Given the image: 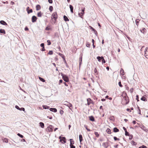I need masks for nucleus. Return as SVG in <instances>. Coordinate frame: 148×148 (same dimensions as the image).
<instances>
[{
    "mask_svg": "<svg viewBox=\"0 0 148 148\" xmlns=\"http://www.w3.org/2000/svg\"><path fill=\"white\" fill-rule=\"evenodd\" d=\"M61 75L62 76V78L66 82H69V79L68 77L66 75H64L63 73H61Z\"/></svg>",
    "mask_w": 148,
    "mask_h": 148,
    "instance_id": "f257e3e1",
    "label": "nucleus"
},
{
    "mask_svg": "<svg viewBox=\"0 0 148 148\" xmlns=\"http://www.w3.org/2000/svg\"><path fill=\"white\" fill-rule=\"evenodd\" d=\"M64 105H65L69 107V108H70V109L71 110V108L72 107V105L71 103H70L69 102L67 101H65L64 102Z\"/></svg>",
    "mask_w": 148,
    "mask_h": 148,
    "instance_id": "f03ea898",
    "label": "nucleus"
},
{
    "mask_svg": "<svg viewBox=\"0 0 148 148\" xmlns=\"http://www.w3.org/2000/svg\"><path fill=\"white\" fill-rule=\"evenodd\" d=\"M53 126L52 125H50L48 127L46 130L49 132H52L53 131Z\"/></svg>",
    "mask_w": 148,
    "mask_h": 148,
    "instance_id": "7ed1b4c3",
    "label": "nucleus"
},
{
    "mask_svg": "<svg viewBox=\"0 0 148 148\" xmlns=\"http://www.w3.org/2000/svg\"><path fill=\"white\" fill-rule=\"evenodd\" d=\"M52 16L53 18L55 21L56 20L57 18V13L56 12H54L53 13L52 15Z\"/></svg>",
    "mask_w": 148,
    "mask_h": 148,
    "instance_id": "20e7f679",
    "label": "nucleus"
},
{
    "mask_svg": "<svg viewBox=\"0 0 148 148\" xmlns=\"http://www.w3.org/2000/svg\"><path fill=\"white\" fill-rule=\"evenodd\" d=\"M144 55L145 57L148 58V47H146L145 49Z\"/></svg>",
    "mask_w": 148,
    "mask_h": 148,
    "instance_id": "39448f33",
    "label": "nucleus"
},
{
    "mask_svg": "<svg viewBox=\"0 0 148 148\" xmlns=\"http://www.w3.org/2000/svg\"><path fill=\"white\" fill-rule=\"evenodd\" d=\"M143 130L145 132H147L148 131L147 129L146 128V127L143 125H140V126Z\"/></svg>",
    "mask_w": 148,
    "mask_h": 148,
    "instance_id": "423d86ee",
    "label": "nucleus"
},
{
    "mask_svg": "<svg viewBox=\"0 0 148 148\" xmlns=\"http://www.w3.org/2000/svg\"><path fill=\"white\" fill-rule=\"evenodd\" d=\"M15 108L16 109H17V110H20V111H25V108H20L17 105H16L15 106Z\"/></svg>",
    "mask_w": 148,
    "mask_h": 148,
    "instance_id": "0eeeda50",
    "label": "nucleus"
},
{
    "mask_svg": "<svg viewBox=\"0 0 148 148\" xmlns=\"http://www.w3.org/2000/svg\"><path fill=\"white\" fill-rule=\"evenodd\" d=\"M37 18L35 16H33L32 18V22L34 23L36 21Z\"/></svg>",
    "mask_w": 148,
    "mask_h": 148,
    "instance_id": "6e6552de",
    "label": "nucleus"
},
{
    "mask_svg": "<svg viewBox=\"0 0 148 148\" xmlns=\"http://www.w3.org/2000/svg\"><path fill=\"white\" fill-rule=\"evenodd\" d=\"M87 105L89 106L90 103H92V101L91 100L90 98H88L87 99Z\"/></svg>",
    "mask_w": 148,
    "mask_h": 148,
    "instance_id": "1a4fd4ad",
    "label": "nucleus"
},
{
    "mask_svg": "<svg viewBox=\"0 0 148 148\" xmlns=\"http://www.w3.org/2000/svg\"><path fill=\"white\" fill-rule=\"evenodd\" d=\"M49 110L53 112H57V110L56 108H50Z\"/></svg>",
    "mask_w": 148,
    "mask_h": 148,
    "instance_id": "9d476101",
    "label": "nucleus"
},
{
    "mask_svg": "<svg viewBox=\"0 0 148 148\" xmlns=\"http://www.w3.org/2000/svg\"><path fill=\"white\" fill-rule=\"evenodd\" d=\"M85 11V8H84L83 9H82V12L81 13V14H82V16L84 14V12ZM78 15L79 16L81 17V14L80 13H79L78 14Z\"/></svg>",
    "mask_w": 148,
    "mask_h": 148,
    "instance_id": "9b49d317",
    "label": "nucleus"
},
{
    "mask_svg": "<svg viewBox=\"0 0 148 148\" xmlns=\"http://www.w3.org/2000/svg\"><path fill=\"white\" fill-rule=\"evenodd\" d=\"M69 8L70 9L71 12L72 13H73V8L72 5H69Z\"/></svg>",
    "mask_w": 148,
    "mask_h": 148,
    "instance_id": "f8f14e48",
    "label": "nucleus"
},
{
    "mask_svg": "<svg viewBox=\"0 0 148 148\" xmlns=\"http://www.w3.org/2000/svg\"><path fill=\"white\" fill-rule=\"evenodd\" d=\"M62 141H63L64 143H65L66 142V138L65 137H62V138L60 140V141L61 142Z\"/></svg>",
    "mask_w": 148,
    "mask_h": 148,
    "instance_id": "ddd939ff",
    "label": "nucleus"
},
{
    "mask_svg": "<svg viewBox=\"0 0 148 148\" xmlns=\"http://www.w3.org/2000/svg\"><path fill=\"white\" fill-rule=\"evenodd\" d=\"M0 23L2 25H7V24L6 23V22L3 20H1V21H0Z\"/></svg>",
    "mask_w": 148,
    "mask_h": 148,
    "instance_id": "4468645a",
    "label": "nucleus"
},
{
    "mask_svg": "<svg viewBox=\"0 0 148 148\" xmlns=\"http://www.w3.org/2000/svg\"><path fill=\"white\" fill-rule=\"evenodd\" d=\"M89 120L92 121H95V119L94 117L92 116H89Z\"/></svg>",
    "mask_w": 148,
    "mask_h": 148,
    "instance_id": "2eb2a0df",
    "label": "nucleus"
},
{
    "mask_svg": "<svg viewBox=\"0 0 148 148\" xmlns=\"http://www.w3.org/2000/svg\"><path fill=\"white\" fill-rule=\"evenodd\" d=\"M108 143H103L102 144V146L104 147L107 148L108 147Z\"/></svg>",
    "mask_w": 148,
    "mask_h": 148,
    "instance_id": "dca6fc26",
    "label": "nucleus"
},
{
    "mask_svg": "<svg viewBox=\"0 0 148 148\" xmlns=\"http://www.w3.org/2000/svg\"><path fill=\"white\" fill-rule=\"evenodd\" d=\"M63 18L64 20L65 21H69V19L68 17L64 15L63 16Z\"/></svg>",
    "mask_w": 148,
    "mask_h": 148,
    "instance_id": "f3484780",
    "label": "nucleus"
},
{
    "mask_svg": "<svg viewBox=\"0 0 148 148\" xmlns=\"http://www.w3.org/2000/svg\"><path fill=\"white\" fill-rule=\"evenodd\" d=\"M120 73L122 75H123L124 74V72L123 70L122 69H121L120 71Z\"/></svg>",
    "mask_w": 148,
    "mask_h": 148,
    "instance_id": "a211bd4d",
    "label": "nucleus"
},
{
    "mask_svg": "<svg viewBox=\"0 0 148 148\" xmlns=\"http://www.w3.org/2000/svg\"><path fill=\"white\" fill-rule=\"evenodd\" d=\"M36 10H39L41 8V7L39 5H37L36 6Z\"/></svg>",
    "mask_w": 148,
    "mask_h": 148,
    "instance_id": "6ab92c4d",
    "label": "nucleus"
},
{
    "mask_svg": "<svg viewBox=\"0 0 148 148\" xmlns=\"http://www.w3.org/2000/svg\"><path fill=\"white\" fill-rule=\"evenodd\" d=\"M79 138L80 142L81 143L83 140L82 136L81 134L79 135Z\"/></svg>",
    "mask_w": 148,
    "mask_h": 148,
    "instance_id": "aec40b11",
    "label": "nucleus"
},
{
    "mask_svg": "<svg viewBox=\"0 0 148 148\" xmlns=\"http://www.w3.org/2000/svg\"><path fill=\"white\" fill-rule=\"evenodd\" d=\"M119 131V130L116 127H115L113 129V132H117Z\"/></svg>",
    "mask_w": 148,
    "mask_h": 148,
    "instance_id": "412c9836",
    "label": "nucleus"
},
{
    "mask_svg": "<svg viewBox=\"0 0 148 148\" xmlns=\"http://www.w3.org/2000/svg\"><path fill=\"white\" fill-rule=\"evenodd\" d=\"M40 126L42 128H43L44 127V124L42 122H40L39 123Z\"/></svg>",
    "mask_w": 148,
    "mask_h": 148,
    "instance_id": "4be33fe9",
    "label": "nucleus"
},
{
    "mask_svg": "<svg viewBox=\"0 0 148 148\" xmlns=\"http://www.w3.org/2000/svg\"><path fill=\"white\" fill-rule=\"evenodd\" d=\"M109 119L111 121H114L115 120L114 116H112L109 117Z\"/></svg>",
    "mask_w": 148,
    "mask_h": 148,
    "instance_id": "5701e85b",
    "label": "nucleus"
},
{
    "mask_svg": "<svg viewBox=\"0 0 148 148\" xmlns=\"http://www.w3.org/2000/svg\"><path fill=\"white\" fill-rule=\"evenodd\" d=\"M42 107L43 109H49V107L47 106V105H43L42 106Z\"/></svg>",
    "mask_w": 148,
    "mask_h": 148,
    "instance_id": "b1692460",
    "label": "nucleus"
},
{
    "mask_svg": "<svg viewBox=\"0 0 148 148\" xmlns=\"http://www.w3.org/2000/svg\"><path fill=\"white\" fill-rule=\"evenodd\" d=\"M106 132L108 134H110L111 133V130L109 128H108L106 130Z\"/></svg>",
    "mask_w": 148,
    "mask_h": 148,
    "instance_id": "393cba45",
    "label": "nucleus"
},
{
    "mask_svg": "<svg viewBox=\"0 0 148 148\" xmlns=\"http://www.w3.org/2000/svg\"><path fill=\"white\" fill-rule=\"evenodd\" d=\"M101 58L102 64L105 63H106V61H105L103 57V56H101Z\"/></svg>",
    "mask_w": 148,
    "mask_h": 148,
    "instance_id": "a878e982",
    "label": "nucleus"
},
{
    "mask_svg": "<svg viewBox=\"0 0 148 148\" xmlns=\"http://www.w3.org/2000/svg\"><path fill=\"white\" fill-rule=\"evenodd\" d=\"M0 33L2 34H5V30L3 29H0Z\"/></svg>",
    "mask_w": 148,
    "mask_h": 148,
    "instance_id": "bb28decb",
    "label": "nucleus"
},
{
    "mask_svg": "<svg viewBox=\"0 0 148 148\" xmlns=\"http://www.w3.org/2000/svg\"><path fill=\"white\" fill-rule=\"evenodd\" d=\"M50 27V25H48L46 27L45 29V30H46L49 31L51 29V28L49 27Z\"/></svg>",
    "mask_w": 148,
    "mask_h": 148,
    "instance_id": "cd10ccee",
    "label": "nucleus"
},
{
    "mask_svg": "<svg viewBox=\"0 0 148 148\" xmlns=\"http://www.w3.org/2000/svg\"><path fill=\"white\" fill-rule=\"evenodd\" d=\"M141 100L144 101H147V99L144 96H143L141 98Z\"/></svg>",
    "mask_w": 148,
    "mask_h": 148,
    "instance_id": "c85d7f7f",
    "label": "nucleus"
},
{
    "mask_svg": "<svg viewBox=\"0 0 148 148\" xmlns=\"http://www.w3.org/2000/svg\"><path fill=\"white\" fill-rule=\"evenodd\" d=\"M39 79L40 80V81L42 82H45V79H44L40 77H39Z\"/></svg>",
    "mask_w": 148,
    "mask_h": 148,
    "instance_id": "c756f323",
    "label": "nucleus"
},
{
    "mask_svg": "<svg viewBox=\"0 0 148 148\" xmlns=\"http://www.w3.org/2000/svg\"><path fill=\"white\" fill-rule=\"evenodd\" d=\"M84 127L89 132L90 131V130L88 128L87 126V125H84Z\"/></svg>",
    "mask_w": 148,
    "mask_h": 148,
    "instance_id": "7c9ffc66",
    "label": "nucleus"
},
{
    "mask_svg": "<svg viewBox=\"0 0 148 148\" xmlns=\"http://www.w3.org/2000/svg\"><path fill=\"white\" fill-rule=\"evenodd\" d=\"M3 142L7 143L8 142V140L7 138H4L3 139Z\"/></svg>",
    "mask_w": 148,
    "mask_h": 148,
    "instance_id": "2f4dec72",
    "label": "nucleus"
},
{
    "mask_svg": "<svg viewBox=\"0 0 148 148\" xmlns=\"http://www.w3.org/2000/svg\"><path fill=\"white\" fill-rule=\"evenodd\" d=\"M37 16L39 17H41L42 16V13L41 12H40L38 13Z\"/></svg>",
    "mask_w": 148,
    "mask_h": 148,
    "instance_id": "473e14b6",
    "label": "nucleus"
},
{
    "mask_svg": "<svg viewBox=\"0 0 148 148\" xmlns=\"http://www.w3.org/2000/svg\"><path fill=\"white\" fill-rule=\"evenodd\" d=\"M97 59L99 62H100L101 61V57L98 56L97 57Z\"/></svg>",
    "mask_w": 148,
    "mask_h": 148,
    "instance_id": "72a5a7b5",
    "label": "nucleus"
},
{
    "mask_svg": "<svg viewBox=\"0 0 148 148\" xmlns=\"http://www.w3.org/2000/svg\"><path fill=\"white\" fill-rule=\"evenodd\" d=\"M139 19H137L136 20V21H135L136 24V25L137 26H138V23L139 22Z\"/></svg>",
    "mask_w": 148,
    "mask_h": 148,
    "instance_id": "f704fd0d",
    "label": "nucleus"
},
{
    "mask_svg": "<svg viewBox=\"0 0 148 148\" xmlns=\"http://www.w3.org/2000/svg\"><path fill=\"white\" fill-rule=\"evenodd\" d=\"M53 7L51 6H50L49 8V10L50 12H52L53 11Z\"/></svg>",
    "mask_w": 148,
    "mask_h": 148,
    "instance_id": "c9c22d12",
    "label": "nucleus"
},
{
    "mask_svg": "<svg viewBox=\"0 0 148 148\" xmlns=\"http://www.w3.org/2000/svg\"><path fill=\"white\" fill-rule=\"evenodd\" d=\"M73 139H70V145H73L74 144V142L73 141H72L71 140H72Z\"/></svg>",
    "mask_w": 148,
    "mask_h": 148,
    "instance_id": "e433bc0d",
    "label": "nucleus"
},
{
    "mask_svg": "<svg viewBox=\"0 0 148 148\" xmlns=\"http://www.w3.org/2000/svg\"><path fill=\"white\" fill-rule=\"evenodd\" d=\"M95 135L97 137H98L99 136V134L98 133L96 132H95Z\"/></svg>",
    "mask_w": 148,
    "mask_h": 148,
    "instance_id": "4c0bfd02",
    "label": "nucleus"
},
{
    "mask_svg": "<svg viewBox=\"0 0 148 148\" xmlns=\"http://www.w3.org/2000/svg\"><path fill=\"white\" fill-rule=\"evenodd\" d=\"M62 58H63L64 59V63L65 64L66 66L67 67H68V65H67V62H66V60H65V58H64L63 57H62Z\"/></svg>",
    "mask_w": 148,
    "mask_h": 148,
    "instance_id": "58836bf2",
    "label": "nucleus"
},
{
    "mask_svg": "<svg viewBox=\"0 0 148 148\" xmlns=\"http://www.w3.org/2000/svg\"><path fill=\"white\" fill-rule=\"evenodd\" d=\"M17 135L21 138H23L24 137L23 136V135L21 134L20 133H18Z\"/></svg>",
    "mask_w": 148,
    "mask_h": 148,
    "instance_id": "ea45409f",
    "label": "nucleus"
},
{
    "mask_svg": "<svg viewBox=\"0 0 148 148\" xmlns=\"http://www.w3.org/2000/svg\"><path fill=\"white\" fill-rule=\"evenodd\" d=\"M33 12V10L32 9H30L29 10H27V12L28 14H29L31 13H32Z\"/></svg>",
    "mask_w": 148,
    "mask_h": 148,
    "instance_id": "a19ab883",
    "label": "nucleus"
},
{
    "mask_svg": "<svg viewBox=\"0 0 148 148\" xmlns=\"http://www.w3.org/2000/svg\"><path fill=\"white\" fill-rule=\"evenodd\" d=\"M53 54V51L51 50L48 53V54L50 55H51Z\"/></svg>",
    "mask_w": 148,
    "mask_h": 148,
    "instance_id": "79ce46f5",
    "label": "nucleus"
},
{
    "mask_svg": "<svg viewBox=\"0 0 148 148\" xmlns=\"http://www.w3.org/2000/svg\"><path fill=\"white\" fill-rule=\"evenodd\" d=\"M125 135L126 136H129L130 134L127 131L125 132Z\"/></svg>",
    "mask_w": 148,
    "mask_h": 148,
    "instance_id": "37998d69",
    "label": "nucleus"
},
{
    "mask_svg": "<svg viewBox=\"0 0 148 148\" xmlns=\"http://www.w3.org/2000/svg\"><path fill=\"white\" fill-rule=\"evenodd\" d=\"M146 30L145 28H143L142 29V30H140V31L141 32L143 33H144V32H145V30Z\"/></svg>",
    "mask_w": 148,
    "mask_h": 148,
    "instance_id": "c03bdc74",
    "label": "nucleus"
},
{
    "mask_svg": "<svg viewBox=\"0 0 148 148\" xmlns=\"http://www.w3.org/2000/svg\"><path fill=\"white\" fill-rule=\"evenodd\" d=\"M47 42L48 43L47 45H49L51 44V42L49 40H48L47 41Z\"/></svg>",
    "mask_w": 148,
    "mask_h": 148,
    "instance_id": "a18cd8bd",
    "label": "nucleus"
},
{
    "mask_svg": "<svg viewBox=\"0 0 148 148\" xmlns=\"http://www.w3.org/2000/svg\"><path fill=\"white\" fill-rule=\"evenodd\" d=\"M132 144L134 145H136V143L133 140L132 142Z\"/></svg>",
    "mask_w": 148,
    "mask_h": 148,
    "instance_id": "49530a36",
    "label": "nucleus"
},
{
    "mask_svg": "<svg viewBox=\"0 0 148 148\" xmlns=\"http://www.w3.org/2000/svg\"><path fill=\"white\" fill-rule=\"evenodd\" d=\"M139 148H147V147L145 145H143L139 147Z\"/></svg>",
    "mask_w": 148,
    "mask_h": 148,
    "instance_id": "de8ad7c7",
    "label": "nucleus"
},
{
    "mask_svg": "<svg viewBox=\"0 0 148 148\" xmlns=\"http://www.w3.org/2000/svg\"><path fill=\"white\" fill-rule=\"evenodd\" d=\"M129 136H130V138L129 139L130 140H131L132 138H133V136L131 134Z\"/></svg>",
    "mask_w": 148,
    "mask_h": 148,
    "instance_id": "09e8293b",
    "label": "nucleus"
},
{
    "mask_svg": "<svg viewBox=\"0 0 148 148\" xmlns=\"http://www.w3.org/2000/svg\"><path fill=\"white\" fill-rule=\"evenodd\" d=\"M90 43L89 42H87L86 43V46L87 47H90Z\"/></svg>",
    "mask_w": 148,
    "mask_h": 148,
    "instance_id": "8fccbe9b",
    "label": "nucleus"
},
{
    "mask_svg": "<svg viewBox=\"0 0 148 148\" xmlns=\"http://www.w3.org/2000/svg\"><path fill=\"white\" fill-rule=\"evenodd\" d=\"M119 86L121 87H123V85L121 84V82L120 81L119 82Z\"/></svg>",
    "mask_w": 148,
    "mask_h": 148,
    "instance_id": "3c124183",
    "label": "nucleus"
},
{
    "mask_svg": "<svg viewBox=\"0 0 148 148\" xmlns=\"http://www.w3.org/2000/svg\"><path fill=\"white\" fill-rule=\"evenodd\" d=\"M63 113H64V112L62 110H60V113L61 114H63Z\"/></svg>",
    "mask_w": 148,
    "mask_h": 148,
    "instance_id": "603ef678",
    "label": "nucleus"
},
{
    "mask_svg": "<svg viewBox=\"0 0 148 148\" xmlns=\"http://www.w3.org/2000/svg\"><path fill=\"white\" fill-rule=\"evenodd\" d=\"M70 148H75V146L73 145H70Z\"/></svg>",
    "mask_w": 148,
    "mask_h": 148,
    "instance_id": "864d4df0",
    "label": "nucleus"
},
{
    "mask_svg": "<svg viewBox=\"0 0 148 148\" xmlns=\"http://www.w3.org/2000/svg\"><path fill=\"white\" fill-rule=\"evenodd\" d=\"M40 46L42 47H44V43H42L40 45Z\"/></svg>",
    "mask_w": 148,
    "mask_h": 148,
    "instance_id": "5fc2aeb1",
    "label": "nucleus"
},
{
    "mask_svg": "<svg viewBox=\"0 0 148 148\" xmlns=\"http://www.w3.org/2000/svg\"><path fill=\"white\" fill-rule=\"evenodd\" d=\"M94 71L95 73H98L97 72V69L96 68H95L94 70ZM97 74H98V73H97Z\"/></svg>",
    "mask_w": 148,
    "mask_h": 148,
    "instance_id": "6e6d98bb",
    "label": "nucleus"
},
{
    "mask_svg": "<svg viewBox=\"0 0 148 148\" xmlns=\"http://www.w3.org/2000/svg\"><path fill=\"white\" fill-rule=\"evenodd\" d=\"M134 89L133 88H132L130 89V91L131 93H132L133 92Z\"/></svg>",
    "mask_w": 148,
    "mask_h": 148,
    "instance_id": "4d7b16f0",
    "label": "nucleus"
},
{
    "mask_svg": "<svg viewBox=\"0 0 148 148\" xmlns=\"http://www.w3.org/2000/svg\"><path fill=\"white\" fill-rule=\"evenodd\" d=\"M48 1L50 3H53L52 0H48Z\"/></svg>",
    "mask_w": 148,
    "mask_h": 148,
    "instance_id": "13d9d810",
    "label": "nucleus"
},
{
    "mask_svg": "<svg viewBox=\"0 0 148 148\" xmlns=\"http://www.w3.org/2000/svg\"><path fill=\"white\" fill-rule=\"evenodd\" d=\"M138 99H139L138 96V95H137L136 96V99L137 100V101H139Z\"/></svg>",
    "mask_w": 148,
    "mask_h": 148,
    "instance_id": "bf43d9fd",
    "label": "nucleus"
},
{
    "mask_svg": "<svg viewBox=\"0 0 148 148\" xmlns=\"http://www.w3.org/2000/svg\"><path fill=\"white\" fill-rule=\"evenodd\" d=\"M63 82V80L62 79H60L59 80V84H60L61 83H62Z\"/></svg>",
    "mask_w": 148,
    "mask_h": 148,
    "instance_id": "052dcab7",
    "label": "nucleus"
},
{
    "mask_svg": "<svg viewBox=\"0 0 148 148\" xmlns=\"http://www.w3.org/2000/svg\"><path fill=\"white\" fill-rule=\"evenodd\" d=\"M41 50L42 51H44L45 50V47H42V48L41 49Z\"/></svg>",
    "mask_w": 148,
    "mask_h": 148,
    "instance_id": "680f3d73",
    "label": "nucleus"
},
{
    "mask_svg": "<svg viewBox=\"0 0 148 148\" xmlns=\"http://www.w3.org/2000/svg\"><path fill=\"white\" fill-rule=\"evenodd\" d=\"M25 29V31H27V30H29V29H28V28L27 27H25V29Z\"/></svg>",
    "mask_w": 148,
    "mask_h": 148,
    "instance_id": "e2e57ef3",
    "label": "nucleus"
},
{
    "mask_svg": "<svg viewBox=\"0 0 148 148\" xmlns=\"http://www.w3.org/2000/svg\"><path fill=\"white\" fill-rule=\"evenodd\" d=\"M114 140L116 141L117 140V138L116 136H114Z\"/></svg>",
    "mask_w": 148,
    "mask_h": 148,
    "instance_id": "0e129e2a",
    "label": "nucleus"
},
{
    "mask_svg": "<svg viewBox=\"0 0 148 148\" xmlns=\"http://www.w3.org/2000/svg\"><path fill=\"white\" fill-rule=\"evenodd\" d=\"M2 3H4V4H5V3H7V4H8V1H6V2H4V1H3L2 2Z\"/></svg>",
    "mask_w": 148,
    "mask_h": 148,
    "instance_id": "69168bd1",
    "label": "nucleus"
},
{
    "mask_svg": "<svg viewBox=\"0 0 148 148\" xmlns=\"http://www.w3.org/2000/svg\"><path fill=\"white\" fill-rule=\"evenodd\" d=\"M126 110L127 111H129L130 112H131V110H130V109L128 108L126 109Z\"/></svg>",
    "mask_w": 148,
    "mask_h": 148,
    "instance_id": "338daca9",
    "label": "nucleus"
},
{
    "mask_svg": "<svg viewBox=\"0 0 148 148\" xmlns=\"http://www.w3.org/2000/svg\"><path fill=\"white\" fill-rule=\"evenodd\" d=\"M63 83L66 86H68V85L66 83V82H64Z\"/></svg>",
    "mask_w": 148,
    "mask_h": 148,
    "instance_id": "774afa93",
    "label": "nucleus"
}]
</instances>
